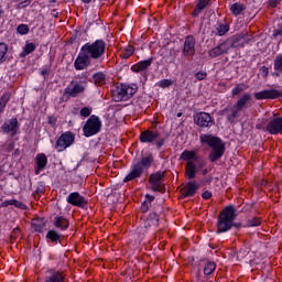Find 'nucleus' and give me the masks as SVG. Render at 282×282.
I'll list each match as a JSON object with an SVG mask.
<instances>
[{
	"label": "nucleus",
	"mask_w": 282,
	"mask_h": 282,
	"mask_svg": "<svg viewBox=\"0 0 282 282\" xmlns=\"http://www.w3.org/2000/svg\"><path fill=\"white\" fill-rule=\"evenodd\" d=\"M107 43L104 40L88 42L80 47V51L74 62V67L77 72H83L91 65V61H100L105 56Z\"/></svg>",
	"instance_id": "nucleus-1"
},
{
	"label": "nucleus",
	"mask_w": 282,
	"mask_h": 282,
	"mask_svg": "<svg viewBox=\"0 0 282 282\" xmlns=\"http://www.w3.org/2000/svg\"><path fill=\"white\" fill-rule=\"evenodd\" d=\"M237 219V207L235 205H228L218 215L217 232H228L230 228L243 227L241 223H235Z\"/></svg>",
	"instance_id": "nucleus-2"
},
{
	"label": "nucleus",
	"mask_w": 282,
	"mask_h": 282,
	"mask_svg": "<svg viewBox=\"0 0 282 282\" xmlns=\"http://www.w3.org/2000/svg\"><path fill=\"white\" fill-rule=\"evenodd\" d=\"M153 162H155L153 154H145L141 158L139 162L132 165L130 173L123 178V182H132V180H138L139 177H142V173H144V171H149Z\"/></svg>",
	"instance_id": "nucleus-3"
},
{
	"label": "nucleus",
	"mask_w": 282,
	"mask_h": 282,
	"mask_svg": "<svg viewBox=\"0 0 282 282\" xmlns=\"http://www.w3.org/2000/svg\"><path fill=\"white\" fill-rule=\"evenodd\" d=\"M87 85V76L77 75L70 85L65 89V94L70 96V98H77V96H80V94H85Z\"/></svg>",
	"instance_id": "nucleus-4"
},
{
	"label": "nucleus",
	"mask_w": 282,
	"mask_h": 282,
	"mask_svg": "<svg viewBox=\"0 0 282 282\" xmlns=\"http://www.w3.org/2000/svg\"><path fill=\"white\" fill-rule=\"evenodd\" d=\"M137 91L138 87L135 86L120 84L112 89V100H115V102H122V100H129V98H133V95Z\"/></svg>",
	"instance_id": "nucleus-5"
},
{
	"label": "nucleus",
	"mask_w": 282,
	"mask_h": 282,
	"mask_svg": "<svg viewBox=\"0 0 282 282\" xmlns=\"http://www.w3.org/2000/svg\"><path fill=\"white\" fill-rule=\"evenodd\" d=\"M165 175H166V172H160V171L150 175L149 184H151V189L154 193H162V194L166 193V186L164 185V183H162Z\"/></svg>",
	"instance_id": "nucleus-6"
},
{
	"label": "nucleus",
	"mask_w": 282,
	"mask_h": 282,
	"mask_svg": "<svg viewBox=\"0 0 282 282\" xmlns=\"http://www.w3.org/2000/svg\"><path fill=\"white\" fill-rule=\"evenodd\" d=\"M102 127V123L100 122V119L96 116H90V118L85 123L83 131L84 135L86 138H91V135H96V133H100V129Z\"/></svg>",
	"instance_id": "nucleus-7"
},
{
	"label": "nucleus",
	"mask_w": 282,
	"mask_h": 282,
	"mask_svg": "<svg viewBox=\"0 0 282 282\" xmlns=\"http://www.w3.org/2000/svg\"><path fill=\"white\" fill-rule=\"evenodd\" d=\"M208 147L210 149L208 154L209 162H217V160H221V158H224V154L226 153V143L208 142Z\"/></svg>",
	"instance_id": "nucleus-8"
},
{
	"label": "nucleus",
	"mask_w": 282,
	"mask_h": 282,
	"mask_svg": "<svg viewBox=\"0 0 282 282\" xmlns=\"http://www.w3.org/2000/svg\"><path fill=\"white\" fill-rule=\"evenodd\" d=\"M235 43L228 39L225 42L220 43L218 46L212 48L208 54L210 58H217V56H224V54H228L230 50H232Z\"/></svg>",
	"instance_id": "nucleus-9"
},
{
	"label": "nucleus",
	"mask_w": 282,
	"mask_h": 282,
	"mask_svg": "<svg viewBox=\"0 0 282 282\" xmlns=\"http://www.w3.org/2000/svg\"><path fill=\"white\" fill-rule=\"evenodd\" d=\"M67 204H70V206H77V208H85L87 207V202L85 199V196L80 195L78 192L70 193L66 198Z\"/></svg>",
	"instance_id": "nucleus-10"
},
{
	"label": "nucleus",
	"mask_w": 282,
	"mask_h": 282,
	"mask_svg": "<svg viewBox=\"0 0 282 282\" xmlns=\"http://www.w3.org/2000/svg\"><path fill=\"white\" fill-rule=\"evenodd\" d=\"M282 91L276 89L262 90L256 93L254 98L257 100H275V98H281Z\"/></svg>",
	"instance_id": "nucleus-11"
},
{
	"label": "nucleus",
	"mask_w": 282,
	"mask_h": 282,
	"mask_svg": "<svg viewBox=\"0 0 282 282\" xmlns=\"http://www.w3.org/2000/svg\"><path fill=\"white\" fill-rule=\"evenodd\" d=\"M194 122L198 127H213V117L208 112H198L194 116Z\"/></svg>",
	"instance_id": "nucleus-12"
},
{
	"label": "nucleus",
	"mask_w": 282,
	"mask_h": 282,
	"mask_svg": "<svg viewBox=\"0 0 282 282\" xmlns=\"http://www.w3.org/2000/svg\"><path fill=\"white\" fill-rule=\"evenodd\" d=\"M267 131L271 135H276L278 133H282V117H276V118L272 119L267 124Z\"/></svg>",
	"instance_id": "nucleus-13"
},
{
	"label": "nucleus",
	"mask_w": 282,
	"mask_h": 282,
	"mask_svg": "<svg viewBox=\"0 0 282 282\" xmlns=\"http://www.w3.org/2000/svg\"><path fill=\"white\" fill-rule=\"evenodd\" d=\"M234 43V47H243L245 45H248L250 41H252V35H249L248 33L235 35L230 39Z\"/></svg>",
	"instance_id": "nucleus-14"
},
{
	"label": "nucleus",
	"mask_w": 282,
	"mask_h": 282,
	"mask_svg": "<svg viewBox=\"0 0 282 282\" xmlns=\"http://www.w3.org/2000/svg\"><path fill=\"white\" fill-rule=\"evenodd\" d=\"M197 191H199V184L191 181L181 189L182 197H194Z\"/></svg>",
	"instance_id": "nucleus-15"
},
{
	"label": "nucleus",
	"mask_w": 282,
	"mask_h": 282,
	"mask_svg": "<svg viewBox=\"0 0 282 282\" xmlns=\"http://www.w3.org/2000/svg\"><path fill=\"white\" fill-rule=\"evenodd\" d=\"M2 131H4V133H10V135H17V131H19V120L17 118H12L4 122L2 124Z\"/></svg>",
	"instance_id": "nucleus-16"
},
{
	"label": "nucleus",
	"mask_w": 282,
	"mask_h": 282,
	"mask_svg": "<svg viewBox=\"0 0 282 282\" xmlns=\"http://www.w3.org/2000/svg\"><path fill=\"white\" fill-rule=\"evenodd\" d=\"M183 54H184V56H194L195 55V37L187 36L185 39Z\"/></svg>",
	"instance_id": "nucleus-17"
},
{
	"label": "nucleus",
	"mask_w": 282,
	"mask_h": 282,
	"mask_svg": "<svg viewBox=\"0 0 282 282\" xmlns=\"http://www.w3.org/2000/svg\"><path fill=\"white\" fill-rule=\"evenodd\" d=\"M160 138V133L158 131L147 130L141 133L140 140L141 142H155Z\"/></svg>",
	"instance_id": "nucleus-18"
},
{
	"label": "nucleus",
	"mask_w": 282,
	"mask_h": 282,
	"mask_svg": "<svg viewBox=\"0 0 282 282\" xmlns=\"http://www.w3.org/2000/svg\"><path fill=\"white\" fill-rule=\"evenodd\" d=\"M185 175L188 180H195L197 175V165H195V162L188 161L186 163Z\"/></svg>",
	"instance_id": "nucleus-19"
},
{
	"label": "nucleus",
	"mask_w": 282,
	"mask_h": 282,
	"mask_svg": "<svg viewBox=\"0 0 282 282\" xmlns=\"http://www.w3.org/2000/svg\"><path fill=\"white\" fill-rule=\"evenodd\" d=\"M160 213V209H156L155 212L151 213L145 221V228L149 226H154L158 227L160 226V215L158 214Z\"/></svg>",
	"instance_id": "nucleus-20"
},
{
	"label": "nucleus",
	"mask_w": 282,
	"mask_h": 282,
	"mask_svg": "<svg viewBox=\"0 0 282 282\" xmlns=\"http://www.w3.org/2000/svg\"><path fill=\"white\" fill-rule=\"evenodd\" d=\"M151 65H153V58H149L145 61H141L138 64L132 66V72H144V69H149V67H151Z\"/></svg>",
	"instance_id": "nucleus-21"
},
{
	"label": "nucleus",
	"mask_w": 282,
	"mask_h": 282,
	"mask_svg": "<svg viewBox=\"0 0 282 282\" xmlns=\"http://www.w3.org/2000/svg\"><path fill=\"white\" fill-rule=\"evenodd\" d=\"M53 224L55 228H59V230H67V228H69V220L63 216L55 217Z\"/></svg>",
	"instance_id": "nucleus-22"
},
{
	"label": "nucleus",
	"mask_w": 282,
	"mask_h": 282,
	"mask_svg": "<svg viewBox=\"0 0 282 282\" xmlns=\"http://www.w3.org/2000/svg\"><path fill=\"white\" fill-rule=\"evenodd\" d=\"M31 228H33L34 232H43V228H45V219L43 218L32 219Z\"/></svg>",
	"instance_id": "nucleus-23"
},
{
	"label": "nucleus",
	"mask_w": 282,
	"mask_h": 282,
	"mask_svg": "<svg viewBox=\"0 0 282 282\" xmlns=\"http://www.w3.org/2000/svg\"><path fill=\"white\" fill-rule=\"evenodd\" d=\"M250 100H252V96L248 93H246L238 101L237 104L234 106L236 107V109L240 110L245 109L246 105H248V102H250Z\"/></svg>",
	"instance_id": "nucleus-24"
},
{
	"label": "nucleus",
	"mask_w": 282,
	"mask_h": 282,
	"mask_svg": "<svg viewBox=\"0 0 282 282\" xmlns=\"http://www.w3.org/2000/svg\"><path fill=\"white\" fill-rule=\"evenodd\" d=\"M210 6V0H198L196 9L193 12V17H199L202 14V10H206Z\"/></svg>",
	"instance_id": "nucleus-25"
},
{
	"label": "nucleus",
	"mask_w": 282,
	"mask_h": 282,
	"mask_svg": "<svg viewBox=\"0 0 282 282\" xmlns=\"http://www.w3.org/2000/svg\"><path fill=\"white\" fill-rule=\"evenodd\" d=\"M93 80L95 85H98L99 87H102V85L107 84V75L102 72H98L93 75Z\"/></svg>",
	"instance_id": "nucleus-26"
},
{
	"label": "nucleus",
	"mask_w": 282,
	"mask_h": 282,
	"mask_svg": "<svg viewBox=\"0 0 282 282\" xmlns=\"http://www.w3.org/2000/svg\"><path fill=\"white\" fill-rule=\"evenodd\" d=\"M230 10L234 17H239L240 14H243V12L246 11V6H243V3L241 2H236L231 4Z\"/></svg>",
	"instance_id": "nucleus-27"
},
{
	"label": "nucleus",
	"mask_w": 282,
	"mask_h": 282,
	"mask_svg": "<svg viewBox=\"0 0 282 282\" xmlns=\"http://www.w3.org/2000/svg\"><path fill=\"white\" fill-rule=\"evenodd\" d=\"M3 206H15V208H20V210H28V206L17 199L4 200Z\"/></svg>",
	"instance_id": "nucleus-28"
},
{
	"label": "nucleus",
	"mask_w": 282,
	"mask_h": 282,
	"mask_svg": "<svg viewBox=\"0 0 282 282\" xmlns=\"http://www.w3.org/2000/svg\"><path fill=\"white\" fill-rule=\"evenodd\" d=\"M35 160L37 164V171H43V169L47 166V156H45V154H37Z\"/></svg>",
	"instance_id": "nucleus-29"
},
{
	"label": "nucleus",
	"mask_w": 282,
	"mask_h": 282,
	"mask_svg": "<svg viewBox=\"0 0 282 282\" xmlns=\"http://www.w3.org/2000/svg\"><path fill=\"white\" fill-rule=\"evenodd\" d=\"M36 50V45L34 43H26L23 47V51L20 53L21 58H25L29 54H32Z\"/></svg>",
	"instance_id": "nucleus-30"
},
{
	"label": "nucleus",
	"mask_w": 282,
	"mask_h": 282,
	"mask_svg": "<svg viewBox=\"0 0 282 282\" xmlns=\"http://www.w3.org/2000/svg\"><path fill=\"white\" fill-rule=\"evenodd\" d=\"M181 160H184V162H191V160H197V154L195 153V151H188L185 150L182 154H181Z\"/></svg>",
	"instance_id": "nucleus-31"
},
{
	"label": "nucleus",
	"mask_w": 282,
	"mask_h": 282,
	"mask_svg": "<svg viewBox=\"0 0 282 282\" xmlns=\"http://www.w3.org/2000/svg\"><path fill=\"white\" fill-rule=\"evenodd\" d=\"M215 270H217V264L214 261H208L205 264L204 274L206 276H210V274H213V272H215Z\"/></svg>",
	"instance_id": "nucleus-32"
},
{
	"label": "nucleus",
	"mask_w": 282,
	"mask_h": 282,
	"mask_svg": "<svg viewBox=\"0 0 282 282\" xmlns=\"http://www.w3.org/2000/svg\"><path fill=\"white\" fill-rule=\"evenodd\" d=\"M273 68L275 72V76H279V74H282V55H276L274 62H273Z\"/></svg>",
	"instance_id": "nucleus-33"
},
{
	"label": "nucleus",
	"mask_w": 282,
	"mask_h": 282,
	"mask_svg": "<svg viewBox=\"0 0 282 282\" xmlns=\"http://www.w3.org/2000/svg\"><path fill=\"white\" fill-rule=\"evenodd\" d=\"M257 226H261V218L252 217L247 220V224L243 226V228H254Z\"/></svg>",
	"instance_id": "nucleus-34"
},
{
	"label": "nucleus",
	"mask_w": 282,
	"mask_h": 282,
	"mask_svg": "<svg viewBox=\"0 0 282 282\" xmlns=\"http://www.w3.org/2000/svg\"><path fill=\"white\" fill-rule=\"evenodd\" d=\"M46 239H50V241H52V243H56V242L61 241V235L56 230H50L46 234Z\"/></svg>",
	"instance_id": "nucleus-35"
},
{
	"label": "nucleus",
	"mask_w": 282,
	"mask_h": 282,
	"mask_svg": "<svg viewBox=\"0 0 282 282\" xmlns=\"http://www.w3.org/2000/svg\"><path fill=\"white\" fill-rule=\"evenodd\" d=\"M75 140V137H74V133L72 132H64L57 142H74Z\"/></svg>",
	"instance_id": "nucleus-36"
},
{
	"label": "nucleus",
	"mask_w": 282,
	"mask_h": 282,
	"mask_svg": "<svg viewBox=\"0 0 282 282\" xmlns=\"http://www.w3.org/2000/svg\"><path fill=\"white\" fill-rule=\"evenodd\" d=\"M246 89H248L246 84H238L235 88H232L231 94L232 96H239V94H242V91H246Z\"/></svg>",
	"instance_id": "nucleus-37"
},
{
	"label": "nucleus",
	"mask_w": 282,
	"mask_h": 282,
	"mask_svg": "<svg viewBox=\"0 0 282 282\" xmlns=\"http://www.w3.org/2000/svg\"><path fill=\"white\" fill-rule=\"evenodd\" d=\"M133 52H135V47L128 45L122 52L121 57L122 58H129L130 56H133Z\"/></svg>",
	"instance_id": "nucleus-38"
},
{
	"label": "nucleus",
	"mask_w": 282,
	"mask_h": 282,
	"mask_svg": "<svg viewBox=\"0 0 282 282\" xmlns=\"http://www.w3.org/2000/svg\"><path fill=\"white\" fill-rule=\"evenodd\" d=\"M200 142H220L219 138L213 134H202Z\"/></svg>",
	"instance_id": "nucleus-39"
},
{
	"label": "nucleus",
	"mask_w": 282,
	"mask_h": 282,
	"mask_svg": "<svg viewBox=\"0 0 282 282\" xmlns=\"http://www.w3.org/2000/svg\"><path fill=\"white\" fill-rule=\"evenodd\" d=\"M68 147H72V142H56L55 143V149L56 151L61 152V151H65V149H67Z\"/></svg>",
	"instance_id": "nucleus-40"
},
{
	"label": "nucleus",
	"mask_w": 282,
	"mask_h": 282,
	"mask_svg": "<svg viewBox=\"0 0 282 282\" xmlns=\"http://www.w3.org/2000/svg\"><path fill=\"white\" fill-rule=\"evenodd\" d=\"M17 32L23 36L30 32V26H28V24H20L17 28Z\"/></svg>",
	"instance_id": "nucleus-41"
},
{
	"label": "nucleus",
	"mask_w": 282,
	"mask_h": 282,
	"mask_svg": "<svg viewBox=\"0 0 282 282\" xmlns=\"http://www.w3.org/2000/svg\"><path fill=\"white\" fill-rule=\"evenodd\" d=\"M6 54H8V44L1 42L0 43V62L6 58Z\"/></svg>",
	"instance_id": "nucleus-42"
},
{
	"label": "nucleus",
	"mask_w": 282,
	"mask_h": 282,
	"mask_svg": "<svg viewBox=\"0 0 282 282\" xmlns=\"http://www.w3.org/2000/svg\"><path fill=\"white\" fill-rule=\"evenodd\" d=\"M91 107H84L80 109L79 116H82V118H89V116H91Z\"/></svg>",
	"instance_id": "nucleus-43"
},
{
	"label": "nucleus",
	"mask_w": 282,
	"mask_h": 282,
	"mask_svg": "<svg viewBox=\"0 0 282 282\" xmlns=\"http://www.w3.org/2000/svg\"><path fill=\"white\" fill-rule=\"evenodd\" d=\"M228 30H230V26L228 24H220L217 28V32H218L219 36H224V34H226L228 32Z\"/></svg>",
	"instance_id": "nucleus-44"
},
{
	"label": "nucleus",
	"mask_w": 282,
	"mask_h": 282,
	"mask_svg": "<svg viewBox=\"0 0 282 282\" xmlns=\"http://www.w3.org/2000/svg\"><path fill=\"white\" fill-rule=\"evenodd\" d=\"M8 102H10V93H4L0 98V105L6 108Z\"/></svg>",
	"instance_id": "nucleus-45"
},
{
	"label": "nucleus",
	"mask_w": 282,
	"mask_h": 282,
	"mask_svg": "<svg viewBox=\"0 0 282 282\" xmlns=\"http://www.w3.org/2000/svg\"><path fill=\"white\" fill-rule=\"evenodd\" d=\"M239 111L241 110H238L236 106L232 107L231 113L228 116L229 122H235V118H237V115L239 113Z\"/></svg>",
	"instance_id": "nucleus-46"
},
{
	"label": "nucleus",
	"mask_w": 282,
	"mask_h": 282,
	"mask_svg": "<svg viewBox=\"0 0 282 282\" xmlns=\"http://www.w3.org/2000/svg\"><path fill=\"white\" fill-rule=\"evenodd\" d=\"M173 85V82L171 79H163L159 82V87H162L163 89L166 87H171Z\"/></svg>",
	"instance_id": "nucleus-47"
},
{
	"label": "nucleus",
	"mask_w": 282,
	"mask_h": 282,
	"mask_svg": "<svg viewBox=\"0 0 282 282\" xmlns=\"http://www.w3.org/2000/svg\"><path fill=\"white\" fill-rule=\"evenodd\" d=\"M194 162H197L199 169H204V166H206V161H204V159L199 156H197V160H195Z\"/></svg>",
	"instance_id": "nucleus-48"
},
{
	"label": "nucleus",
	"mask_w": 282,
	"mask_h": 282,
	"mask_svg": "<svg viewBox=\"0 0 282 282\" xmlns=\"http://www.w3.org/2000/svg\"><path fill=\"white\" fill-rule=\"evenodd\" d=\"M207 74L206 72H198L196 73L195 77L197 78V80H204L206 78Z\"/></svg>",
	"instance_id": "nucleus-49"
},
{
	"label": "nucleus",
	"mask_w": 282,
	"mask_h": 282,
	"mask_svg": "<svg viewBox=\"0 0 282 282\" xmlns=\"http://www.w3.org/2000/svg\"><path fill=\"white\" fill-rule=\"evenodd\" d=\"M30 6V0H24L18 4L19 10H23V8H28Z\"/></svg>",
	"instance_id": "nucleus-50"
},
{
	"label": "nucleus",
	"mask_w": 282,
	"mask_h": 282,
	"mask_svg": "<svg viewBox=\"0 0 282 282\" xmlns=\"http://www.w3.org/2000/svg\"><path fill=\"white\" fill-rule=\"evenodd\" d=\"M141 210L142 213H148L149 212V202H143L141 205Z\"/></svg>",
	"instance_id": "nucleus-51"
},
{
	"label": "nucleus",
	"mask_w": 282,
	"mask_h": 282,
	"mask_svg": "<svg viewBox=\"0 0 282 282\" xmlns=\"http://www.w3.org/2000/svg\"><path fill=\"white\" fill-rule=\"evenodd\" d=\"M203 199H210V197H213V193H210L209 191H205L202 194Z\"/></svg>",
	"instance_id": "nucleus-52"
},
{
	"label": "nucleus",
	"mask_w": 282,
	"mask_h": 282,
	"mask_svg": "<svg viewBox=\"0 0 282 282\" xmlns=\"http://www.w3.org/2000/svg\"><path fill=\"white\" fill-rule=\"evenodd\" d=\"M279 1H280V0H270V1H269V6H270L271 8H276V7L279 6Z\"/></svg>",
	"instance_id": "nucleus-53"
},
{
	"label": "nucleus",
	"mask_w": 282,
	"mask_h": 282,
	"mask_svg": "<svg viewBox=\"0 0 282 282\" xmlns=\"http://www.w3.org/2000/svg\"><path fill=\"white\" fill-rule=\"evenodd\" d=\"M261 72H262L263 78L268 77V74H269L268 67L262 66Z\"/></svg>",
	"instance_id": "nucleus-54"
},
{
	"label": "nucleus",
	"mask_w": 282,
	"mask_h": 282,
	"mask_svg": "<svg viewBox=\"0 0 282 282\" xmlns=\"http://www.w3.org/2000/svg\"><path fill=\"white\" fill-rule=\"evenodd\" d=\"M145 199L151 204V202H155V196H151L150 194L145 195Z\"/></svg>",
	"instance_id": "nucleus-55"
},
{
	"label": "nucleus",
	"mask_w": 282,
	"mask_h": 282,
	"mask_svg": "<svg viewBox=\"0 0 282 282\" xmlns=\"http://www.w3.org/2000/svg\"><path fill=\"white\" fill-rule=\"evenodd\" d=\"M48 124H51L52 127H54V124H56V118H54V117H48Z\"/></svg>",
	"instance_id": "nucleus-56"
},
{
	"label": "nucleus",
	"mask_w": 282,
	"mask_h": 282,
	"mask_svg": "<svg viewBox=\"0 0 282 282\" xmlns=\"http://www.w3.org/2000/svg\"><path fill=\"white\" fill-rule=\"evenodd\" d=\"M47 74H50V70H48V69H43V70H42V76H47Z\"/></svg>",
	"instance_id": "nucleus-57"
},
{
	"label": "nucleus",
	"mask_w": 282,
	"mask_h": 282,
	"mask_svg": "<svg viewBox=\"0 0 282 282\" xmlns=\"http://www.w3.org/2000/svg\"><path fill=\"white\" fill-rule=\"evenodd\" d=\"M13 150H14V143H10L9 148H8V151H13Z\"/></svg>",
	"instance_id": "nucleus-58"
},
{
	"label": "nucleus",
	"mask_w": 282,
	"mask_h": 282,
	"mask_svg": "<svg viewBox=\"0 0 282 282\" xmlns=\"http://www.w3.org/2000/svg\"><path fill=\"white\" fill-rule=\"evenodd\" d=\"M162 144H163L162 142H158V143H156L158 149H161V148H162Z\"/></svg>",
	"instance_id": "nucleus-59"
},
{
	"label": "nucleus",
	"mask_w": 282,
	"mask_h": 282,
	"mask_svg": "<svg viewBox=\"0 0 282 282\" xmlns=\"http://www.w3.org/2000/svg\"><path fill=\"white\" fill-rule=\"evenodd\" d=\"M19 228L13 229V235H18Z\"/></svg>",
	"instance_id": "nucleus-60"
},
{
	"label": "nucleus",
	"mask_w": 282,
	"mask_h": 282,
	"mask_svg": "<svg viewBox=\"0 0 282 282\" xmlns=\"http://www.w3.org/2000/svg\"><path fill=\"white\" fill-rule=\"evenodd\" d=\"M203 175H208V170H207V169H205V170L203 171Z\"/></svg>",
	"instance_id": "nucleus-61"
},
{
	"label": "nucleus",
	"mask_w": 282,
	"mask_h": 282,
	"mask_svg": "<svg viewBox=\"0 0 282 282\" xmlns=\"http://www.w3.org/2000/svg\"><path fill=\"white\" fill-rule=\"evenodd\" d=\"M83 3H91V0H82Z\"/></svg>",
	"instance_id": "nucleus-62"
},
{
	"label": "nucleus",
	"mask_w": 282,
	"mask_h": 282,
	"mask_svg": "<svg viewBox=\"0 0 282 282\" xmlns=\"http://www.w3.org/2000/svg\"><path fill=\"white\" fill-rule=\"evenodd\" d=\"M2 14H3V9L0 7V19L2 17Z\"/></svg>",
	"instance_id": "nucleus-63"
},
{
	"label": "nucleus",
	"mask_w": 282,
	"mask_h": 282,
	"mask_svg": "<svg viewBox=\"0 0 282 282\" xmlns=\"http://www.w3.org/2000/svg\"><path fill=\"white\" fill-rule=\"evenodd\" d=\"M6 109L2 105H0V113Z\"/></svg>",
	"instance_id": "nucleus-64"
}]
</instances>
